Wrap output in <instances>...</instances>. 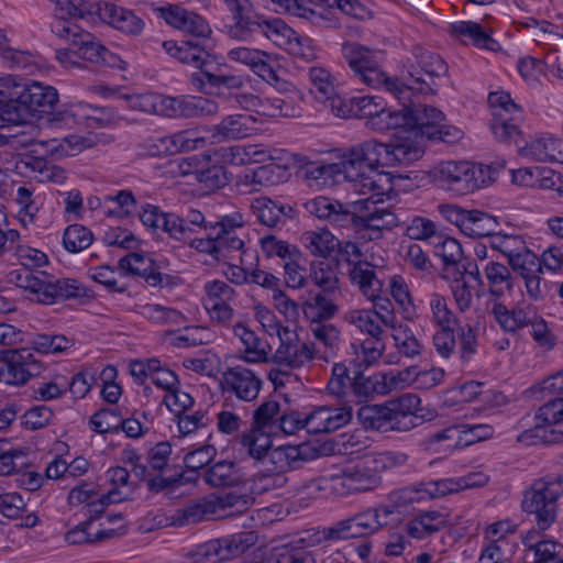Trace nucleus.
I'll return each instance as SVG.
<instances>
[{
  "label": "nucleus",
  "instance_id": "1",
  "mask_svg": "<svg viewBox=\"0 0 563 563\" xmlns=\"http://www.w3.org/2000/svg\"><path fill=\"white\" fill-rule=\"evenodd\" d=\"M380 148L379 141L369 139L346 148L339 163L313 165L307 173L313 179L343 174L358 195L390 198L394 194L393 178L390 174L377 170L382 166Z\"/></svg>",
  "mask_w": 563,
  "mask_h": 563
},
{
  "label": "nucleus",
  "instance_id": "2",
  "mask_svg": "<svg viewBox=\"0 0 563 563\" xmlns=\"http://www.w3.org/2000/svg\"><path fill=\"white\" fill-rule=\"evenodd\" d=\"M162 45L179 63L198 70L190 75L189 81L199 92L220 95L224 90L240 89L245 84L242 76L223 74L218 56L199 41H164Z\"/></svg>",
  "mask_w": 563,
  "mask_h": 563
},
{
  "label": "nucleus",
  "instance_id": "3",
  "mask_svg": "<svg viewBox=\"0 0 563 563\" xmlns=\"http://www.w3.org/2000/svg\"><path fill=\"white\" fill-rule=\"evenodd\" d=\"M57 101L54 87L37 81L14 84L8 95L0 90V128L24 123L37 113H49Z\"/></svg>",
  "mask_w": 563,
  "mask_h": 563
},
{
  "label": "nucleus",
  "instance_id": "4",
  "mask_svg": "<svg viewBox=\"0 0 563 563\" xmlns=\"http://www.w3.org/2000/svg\"><path fill=\"white\" fill-rule=\"evenodd\" d=\"M398 380L393 374L379 373L366 376L360 371L350 376V371L344 363H335L327 389L330 395L345 404H362L374 395H386L396 389Z\"/></svg>",
  "mask_w": 563,
  "mask_h": 563
},
{
  "label": "nucleus",
  "instance_id": "5",
  "mask_svg": "<svg viewBox=\"0 0 563 563\" xmlns=\"http://www.w3.org/2000/svg\"><path fill=\"white\" fill-rule=\"evenodd\" d=\"M497 168L468 161H445L431 172L433 181L456 195H467L495 181Z\"/></svg>",
  "mask_w": 563,
  "mask_h": 563
},
{
  "label": "nucleus",
  "instance_id": "6",
  "mask_svg": "<svg viewBox=\"0 0 563 563\" xmlns=\"http://www.w3.org/2000/svg\"><path fill=\"white\" fill-rule=\"evenodd\" d=\"M244 224V218L239 211L221 216L211 228L205 230L206 238L191 236L188 240L189 245L198 252L209 254L218 262L229 260L244 247V241L236 234V229Z\"/></svg>",
  "mask_w": 563,
  "mask_h": 563
},
{
  "label": "nucleus",
  "instance_id": "7",
  "mask_svg": "<svg viewBox=\"0 0 563 563\" xmlns=\"http://www.w3.org/2000/svg\"><path fill=\"white\" fill-rule=\"evenodd\" d=\"M563 496V473L548 474L526 490L521 507L534 516L539 530L549 529L558 517V500Z\"/></svg>",
  "mask_w": 563,
  "mask_h": 563
},
{
  "label": "nucleus",
  "instance_id": "8",
  "mask_svg": "<svg viewBox=\"0 0 563 563\" xmlns=\"http://www.w3.org/2000/svg\"><path fill=\"white\" fill-rule=\"evenodd\" d=\"M18 287L36 295V301L53 305L60 300L85 295V288L71 278H55L44 271L23 268L15 274Z\"/></svg>",
  "mask_w": 563,
  "mask_h": 563
},
{
  "label": "nucleus",
  "instance_id": "9",
  "mask_svg": "<svg viewBox=\"0 0 563 563\" xmlns=\"http://www.w3.org/2000/svg\"><path fill=\"white\" fill-rule=\"evenodd\" d=\"M257 533L241 531L197 544L183 556V563H222L240 556L256 544Z\"/></svg>",
  "mask_w": 563,
  "mask_h": 563
},
{
  "label": "nucleus",
  "instance_id": "10",
  "mask_svg": "<svg viewBox=\"0 0 563 563\" xmlns=\"http://www.w3.org/2000/svg\"><path fill=\"white\" fill-rule=\"evenodd\" d=\"M393 514L394 507L388 505L366 508L324 528L323 538L325 540H347L373 536L388 525L387 518Z\"/></svg>",
  "mask_w": 563,
  "mask_h": 563
},
{
  "label": "nucleus",
  "instance_id": "11",
  "mask_svg": "<svg viewBox=\"0 0 563 563\" xmlns=\"http://www.w3.org/2000/svg\"><path fill=\"white\" fill-rule=\"evenodd\" d=\"M533 429L523 431L518 440L527 444L559 443L563 440V397H556L542 405L536 416Z\"/></svg>",
  "mask_w": 563,
  "mask_h": 563
},
{
  "label": "nucleus",
  "instance_id": "12",
  "mask_svg": "<svg viewBox=\"0 0 563 563\" xmlns=\"http://www.w3.org/2000/svg\"><path fill=\"white\" fill-rule=\"evenodd\" d=\"M415 63L408 67V77L404 78L405 90L428 95L434 93L435 78L446 74L445 62L437 54L415 48Z\"/></svg>",
  "mask_w": 563,
  "mask_h": 563
},
{
  "label": "nucleus",
  "instance_id": "13",
  "mask_svg": "<svg viewBox=\"0 0 563 563\" xmlns=\"http://www.w3.org/2000/svg\"><path fill=\"white\" fill-rule=\"evenodd\" d=\"M3 365L0 367V382L9 385H23L42 373L43 365L35 360L29 347L1 352Z\"/></svg>",
  "mask_w": 563,
  "mask_h": 563
},
{
  "label": "nucleus",
  "instance_id": "14",
  "mask_svg": "<svg viewBox=\"0 0 563 563\" xmlns=\"http://www.w3.org/2000/svg\"><path fill=\"white\" fill-rule=\"evenodd\" d=\"M158 11L161 18L170 26L191 34L194 38L190 41H199L202 45H206L205 40L201 38L208 37L211 34V29L202 16L177 4L162 7Z\"/></svg>",
  "mask_w": 563,
  "mask_h": 563
},
{
  "label": "nucleus",
  "instance_id": "15",
  "mask_svg": "<svg viewBox=\"0 0 563 563\" xmlns=\"http://www.w3.org/2000/svg\"><path fill=\"white\" fill-rule=\"evenodd\" d=\"M221 387L224 393L233 394L240 400L252 401L261 390L262 380L251 369L234 366L222 373Z\"/></svg>",
  "mask_w": 563,
  "mask_h": 563
},
{
  "label": "nucleus",
  "instance_id": "16",
  "mask_svg": "<svg viewBox=\"0 0 563 563\" xmlns=\"http://www.w3.org/2000/svg\"><path fill=\"white\" fill-rule=\"evenodd\" d=\"M277 334L280 344L273 355L274 363L297 368L313 360V349L307 343L299 344L297 338L294 340L287 327H280Z\"/></svg>",
  "mask_w": 563,
  "mask_h": 563
},
{
  "label": "nucleus",
  "instance_id": "17",
  "mask_svg": "<svg viewBox=\"0 0 563 563\" xmlns=\"http://www.w3.org/2000/svg\"><path fill=\"white\" fill-rule=\"evenodd\" d=\"M385 196L366 195L368 199L367 208L361 211V227L360 231L369 230L372 234L369 239L382 238L384 230H393L398 225L397 216L388 209L377 208L376 205L384 201Z\"/></svg>",
  "mask_w": 563,
  "mask_h": 563
},
{
  "label": "nucleus",
  "instance_id": "18",
  "mask_svg": "<svg viewBox=\"0 0 563 563\" xmlns=\"http://www.w3.org/2000/svg\"><path fill=\"white\" fill-rule=\"evenodd\" d=\"M309 448L306 445H280L274 448L264 459L268 472L286 474L300 468L309 460Z\"/></svg>",
  "mask_w": 563,
  "mask_h": 563
},
{
  "label": "nucleus",
  "instance_id": "19",
  "mask_svg": "<svg viewBox=\"0 0 563 563\" xmlns=\"http://www.w3.org/2000/svg\"><path fill=\"white\" fill-rule=\"evenodd\" d=\"M405 113L407 117L406 133L410 132L416 136H426L428 140L439 126L440 121L445 120L442 111L421 103L405 106Z\"/></svg>",
  "mask_w": 563,
  "mask_h": 563
},
{
  "label": "nucleus",
  "instance_id": "20",
  "mask_svg": "<svg viewBox=\"0 0 563 563\" xmlns=\"http://www.w3.org/2000/svg\"><path fill=\"white\" fill-rule=\"evenodd\" d=\"M379 146L382 147L378 152L382 166L408 165L418 161L423 154L416 141L400 135L389 143L379 142Z\"/></svg>",
  "mask_w": 563,
  "mask_h": 563
},
{
  "label": "nucleus",
  "instance_id": "21",
  "mask_svg": "<svg viewBox=\"0 0 563 563\" xmlns=\"http://www.w3.org/2000/svg\"><path fill=\"white\" fill-rule=\"evenodd\" d=\"M118 269L121 275H135L144 278L152 287L163 286L169 278L168 275L157 271L152 257L140 253H130L120 258Z\"/></svg>",
  "mask_w": 563,
  "mask_h": 563
},
{
  "label": "nucleus",
  "instance_id": "22",
  "mask_svg": "<svg viewBox=\"0 0 563 563\" xmlns=\"http://www.w3.org/2000/svg\"><path fill=\"white\" fill-rule=\"evenodd\" d=\"M252 213L268 228L284 227L295 217L294 208L288 203H279L268 197H257L251 202Z\"/></svg>",
  "mask_w": 563,
  "mask_h": 563
},
{
  "label": "nucleus",
  "instance_id": "23",
  "mask_svg": "<svg viewBox=\"0 0 563 563\" xmlns=\"http://www.w3.org/2000/svg\"><path fill=\"white\" fill-rule=\"evenodd\" d=\"M239 147L220 148L207 159L206 167L198 178V181L203 184L210 190H216L224 187L228 183L225 168L220 164V158L224 162L239 164L235 161V154L239 153Z\"/></svg>",
  "mask_w": 563,
  "mask_h": 563
},
{
  "label": "nucleus",
  "instance_id": "24",
  "mask_svg": "<svg viewBox=\"0 0 563 563\" xmlns=\"http://www.w3.org/2000/svg\"><path fill=\"white\" fill-rule=\"evenodd\" d=\"M387 405L393 420V430L397 431L412 429L416 426L413 418L418 419V412L422 410L419 396L410 393L388 400Z\"/></svg>",
  "mask_w": 563,
  "mask_h": 563
},
{
  "label": "nucleus",
  "instance_id": "25",
  "mask_svg": "<svg viewBox=\"0 0 563 563\" xmlns=\"http://www.w3.org/2000/svg\"><path fill=\"white\" fill-rule=\"evenodd\" d=\"M228 57L249 66L254 74L267 82L278 80L276 70L271 63V55L264 51L240 46L229 51Z\"/></svg>",
  "mask_w": 563,
  "mask_h": 563
},
{
  "label": "nucleus",
  "instance_id": "26",
  "mask_svg": "<svg viewBox=\"0 0 563 563\" xmlns=\"http://www.w3.org/2000/svg\"><path fill=\"white\" fill-rule=\"evenodd\" d=\"M522 157L534 162L563 164V139L541 136L519 146Z\"/></svg>",
  "mask_w": 563,
  "mask_h": 563
},
{
  "label": "nucleus",
  "instance_id": "27",
  "mask_svg": "<svg viewBox=\"0 0 563 563\" xmlns=\"http://www.w3.org/2000/svg\"><path fill=\"white\" fill-rule=\"evenodd\" d=\"M492 313L506 332H516L529 325L536 319V311L529 305L508 309L504 303L495 301L492 307Z\"/></svg>",
  "mask_w": 563,
  "mask_h": 563
},
{
  "label": "nucleus",
  "instance_id": "28",
  "mask_svg": "<svg viewBox=\"0 0 563 563\" xmlns=\"http://www.w3.org/2000/svg\"><path fill=\"white\" fill-rule=\"evenodd\" d=\"M342 485L353 493L375 489L380 484L377 471L367 465V462L357 463L342 472Z\"/></svg>",
  "mask_w": 563,
  "mask_h": 563
},
{
  "label": "nucleus",
  "instance_id": "29",
  "mask_svg": "<svg viewBox=\"0 0 563 563\" xmlns=\"http://www.w3.org/2000/svg\"><path fill=\"white\" fill-rule=\"evenodd\" d=\"M101 21L130 35L140 34L144 27L143 20L133 11L109 2H103Z\"/></svg>",
  "mask_w": 563,
  "mask_h": 563
},
{
  "label": "nucleus",
  "instance_id": "30",
  "mask_svg": "<svg viewBox=\"0 0 563 563\" xmlns=\"http://www.w3.org/2000/svg\"><path fill=\"white\" fill-rule=\"evenodd\" d=\"M448 526V516L438 510L421 511L406 523L408 536L422 540Z\"/></svg>",
  "mask_w": 563,
  "mask_h": 563
},
{
  "label": "nucleus",
  "instance_id": "31",
  "mask_svg": "<svg viewBox=\"0 0 563 563\" xmlns=\"http://www.w3.org/2000/svg\"><path fill=\"white\" fill-rule=\"evenodd\" d=\"M351 283L360 289L367 299H375L383 294V280L376 275L374 266L366 261L353 264L349 273Z\"/></svg>",
  "mask_w": 563,
  "mask_h": 563
},
{
  "label": "nucleus",
  "instance_id": "32",
  "mask_svg": "<svg viewBox=\"0 0 563 563\" xmlns=\"http://www.w3.org/2000/svg\"><path fill=\"white\" fill-rule=\"evenodd\" d=\"M203 481L211 487H234L243 482V474L234 461H218L203 472Z\"/></svg>",
  "mask_w": 563,
  "mask_h": 563
},
{
  "label": "nucleus",
  "instance_id": "33",
  "mask_svg": "<svg viewBox=\"0 0 563 563\" xmlns=\"http://www.w3.org/2000/svg\"><path fill=\"white\" fill-rule=\"evenodd\" d=\"M254 122L255 120L252 115H228L214 126L212 137L217 139L218 142L245 139L255 131Z\"/></svg>",
  "mask_w": 563,
  "mask_h": 563
},
{
  "label": "nucleus",
  "instance_id": "34",
  "mask_svg": "<svg viewBox=\"0 0 563 563\" xmlns=\"http://www.w3.org/2000/svg\"><path fill=\"white\" fill-rule=\"evenodd\" d=\"M251 37L264 36L272 41L275 45L285 48L287 44L295 38L297 33L288 26L282 19H265L261 16L256 24H252Z\"/></svg>",
  "mask_w": 563,
  "mask_h": 563
},
{
  "label": "nucleus",
  "instance_id": "35",
  "mask_svg": "<svg viewBox=\"0 0 563 563\" xmlns=\"http://www.w3.org/2000/svg\"><path fill=\"white\" fill-rule=\"evenodd\" d=\"M336 295L319 291L310 297L302 307L305 318L309 322H325L332 319L339 312V306L335 303Z\"/></svg>",
  "mask_w": 563,
  "mask_h": 563
},
{
  "label": "nucleus",
  "instance_id": "36",
  "mask_svg": "<svg viewBox=\"0 0 563 563\" xmlns=\"http://www.w3.org/2000/svg\"><path fill=\"white\" fill-rule=\"evenodd\" d=\"M225 3L235 20L230 33L233 37L249 40L252 33V24H256L262 15L251 14V3L249 0H225Z\"/></svg>",
  "mask_w": 563,
  "mask_h": 563
},
{
  "label": "nucleus",
  "instance_id": "37",
  "mask_svg": "<svg viewBox=\"0 0 563 563\" xmlns=\"http://www.w3.org/2000/svg\"><path fill=\"white\" fill-rule=\"evenodd\" d=\"M211 517H216L213 503H211L210 498L202 499L177 509L170 518V525L184 527L201 522Z\"/></svg>",
  "mask_w": 563,
  "mask_h": 563
},
{
  "label": "nucleus",
  "instance_id": "38",
  "mask_svg": "<svg viewBox=\"0 0 563 563\" xmlns=\"http://www.w3.org/2000/svg\"><path fill=\"white\" fill-rule=\"evenodd\" d=\"M484 273L490 295L500 298L512 291L515 277L506 265L489 262Z\"/></svg>",
  "mask_w": 563,
  "mask_h": 563
},
{
  "label": "nucleus",
  "instance_id": "39",
  "mask_svg": "<svg viewBox=\"0 0 563 563\" xmlns=\"http://www.w3.org/2000/svg\"><path fill=\"white\" fill-rule=\"evenodd\" d=\"M357 419L365 429L386 432L393 430L387 401L382 405H365L357 410Z\"/></svg>",
  "mask_w": 563,
  "mask_h": 563
},
{
  "label": "nucleus",
  "instance_id": "40",
  "mask_svg": "<svg viewBox=\"0 0 563 563\" xmlns=\"http://www.w3.org/2000/svg\"><path fill=\"white\" fill-rule=\"evenodd\" d=\"M233 332L244 345L245 356L243 357L250 363H260L267 361V347L269 346L266 342H263L255 332L247 329L244 324L238 323L233 327Z\"/></svg>",
  "mask_w": 563,
  "mask_h": 563
},
{
  "label": "nucleus",
  "instance_id": "41",
  "mask_svg": "<svg viewBox=\"0 0 563 563\" xmlns=\"http://www.w3.org/2000/svg\"><path fill=\"white\" fill-rule=\"evenodd\" d=\"M356 76L369 87H386L387 91L394 93L399 100H401V95L406 92L404 80L400 81L397 78H388L379 67L377 60L373 62L372 65L367 66Z\"/></svg>",
  "mask_w": 563,
  "mask_h": 563
},
{
  "label": "nucleus",
  "instance_id": "42",
  "mask_svg": "<svg viewBox=\"0 0 563 563\" xmlns=\"http://www.w3.org/2000/svg\"><path fill=\"white\" fill-rule=\"evenodd\" d=\"M461 232L470 238L492 236L498 228L496 217L477 209L468 210Z\"/></svg>",
  "mask_w": 563,
  "mask_h": 563
},
{
  "label": "nucleus",
  "instance_id": "43",
  "mask_svg": "<svg viewBox=\"0 0 563 563\" xmlns=\"http://www.w3.org/2000/svg\"><path fill=\"white\" fill-rule=\"evenodd\" d=\"M302 245L314 256L325 258L336 247L334 235L327 229L307 231L301 235Z\"/></svg>",
  "mask_w": 563,
  "mask_h": 563
},
{
  "label": "nucleus",
  "instance_id": "44",
  "mask_svg": "<svg viewBox=\"0 0 563 563\" xmlns=\"http://www.w3.org/2000/svg\"><path fill=\"white\" fill-rule=\"evenodd\" d=\"M90 529L91 525H89V521H82L68 530L65 533L64 539L70 545H82L96 544L117 536V532L113 529H101L95 533H92Z\"/></svg>",
  "mask_w": 563,
  "mask_h": 563
},
{
  "label": "nucleus",
  "instance_id": "45",
  "mask_svg": "<svg viewBox=\"0 0 563 563\" xmlns=\"http://www.w3.org/2000/svg\"><path fill=\"white\" fill-rule=\"evenodd\" d=\"M310 278L320 291L339 294V277L328 261H314L310 265Z\"/></svg>",
  "mask_w": 563,
  "mask_h": 563
},
{
  "label": "nucleus",
  "instance_id": "46",
  "mask_svg": "<svg viewBox=\"0 0 563 563\" xmlns=\"http://www.w3.org/2000/svg\"><path fill=\"white\" fill-rule=\"evenodd\" d=\"M38 145L44 152L53 157L60 158L74 156L85 147V140L77 135H68L60 139L54 137L40 141Z\"/></svg>",
  "mask_w": 563,
  "mask_h": 563
},
{
  "label": "nucleus",
  "instance_id": "47",
  "mask_svg": "<svg viewBox=\"0 0 563 563\" xmlns=\"http://www.w3.org/2000/svg\"><path fill=\"white\" fill-rule=\"evenodd\" d=\"M407 117L405 107L401 110H391L386 104L371 121H365V126L374 132H385L391 129H402L406 133Z\"/></svg>",
  "mask_w": 563,
  "mask_h": 563
},
{
  "label": "nucleus",
  "instance_id": "48",
  "mask_svg": "<svg viewBox=\"0 0 563 563\" xmlns=\"http://www.w3.org/2000/svg\"><path fill=\"white\" fill-rule=\"evenodd\" d=\"M367 205L368 199H360L345 206L340 202V208H335L330 223L340 228L352 227L360 232L361 211L367 208Z\"/></svg>",
  "mask_w": 563,
  "mask_h": 563
},
{
  "label": "nucleus",
  "instance_id": "49",
  "mask_svg": "<svg viewBox=\"0 0 563 563\" xmlns=\"http://www.w3.org/2000/svg\"><path fill=\"white\" fill-rule=\"evenodd\" d=\"M280 413L278 401L266 400L254 410L252 428L276 434V424Z\"/></svg>",
  "mask_w": 563,
  "mask_h": 563
},
{
  "label": "nucleus",
  "instance_id": "50",
  "mask_svg": "<svg viewBox=\"0 0 563 563\" xmlns=\"http://www.w3.org/2000/svg\"><path fill=\"white\" fill-rule=\"evenodd\" d=\"M272 433L251 429L249 433L242 435L241 443L247 448V452L251 457L261 461L264 465V459L268 456L272 448V440L269 438Z\"/></svg>",
  "mask_w": 563,
  "mask_h": 563
},
{
  "label": "nucleus",
  "instance_id": "51",
  "mask_svg": "<svg viewBox=\"0 0 563 563\" xmlns=\"http://www.w3.org/2000/svg\"><path fill=\"white\" fill-rule=\"evenodd\" d=\"M218 103L202 97L179 98L178 118H197L213 115L218 112Z\"/></svg>",
  "mask_w": 563,
  "mask_h": 563
},
{
  "label": "nucleus",
  "instance_id": "52",
  "mask_svg": "<svg viewBox=\"0 0 563 563\" xmlns=\"http://www.w3.org/2000/svg\"><path fill=\"white\" fill-rule=\"evenodd\" d=\"M342 54L355 76L376 60L375 53L354 42L344 43Z\"/></svg>",
  "mask_w": 563,
  "mask_h": 563
},
{
  "label": "nucleus",
  "instance_id": "53",
  "mask_svg": "<svg viewBox=\"0 0 563 563\" xmlns=\"http://www.w3.org/2000/svg\"><path fill=\"white\" fill-rule=\"evenodd\" d=\"M74 46L77 47V57L96 64L107 62V55L110 54L108 48L87 31H84L79 36L78 43Z\"/></svg>",
  "mask_w": 563,
  "mask_h": 563
},
{
  "label": "nucleus",
  "instance_id": "54",
  "mask_svg": "<svg viewBox=\"0 0 563 563\" xmlns=\"http://www.w3.org/2000/svg\"><path fill=\"white\" fill-rule=\"evenodd\" d=\"M56 8L62 14L70 18H87L97 15L101 20V11L103 3L91 2L89 0H57Z\"/></svg>",
  "mask_w": 563,
  "mask_h": 563
},
{
  "label": "nucleus",
  "instance_id": "55",
  "mask_svg": "<svg viewBox=\"0 0 563 563\" xmlns=\"http://www.w3.org/2000/svg\"><path fill=\"white\" fill-rule=\"evenodd\" d=\"M432 244L434 246V254L442 260L445 267L460 265L463 251L457 240L440 234L435 236V241H432Z\"/></svg>",
  "mask_w": 563,
  "mask_h": 563
},
{
  "label": "nucleus",
  "instance_id": "56",
  "mask_svg": "<svg viewBox=\"0 0 563 563\" xmlns=\"http://www.w3.org/2000/svg\"><path fill=\"white\" fill-rule=\"evenodd\" d=\"M345 320L368 336L384 335L380 321L371 309L351 310L345 314Z\"/></svg>",
  "mask_w": 563,
  "mask_h": 563
},
{
  "label": "nucleus",
  "instance_id": "57",
  "mask_svg": "<svg viewBox=\"0 0 563 563\" xmlns=\"http://www.w3.org/2000/svg\"><path fill=\"white\" fill-rule=\"evenodd\" d=\"M140 314L157 324H181L185 317L176 309L156 303H147L141 307Z\"/></svg>",
  "mask_w": 563,
  "mask_h": 563
},
{
  "label": "nucleus",
  "instance_id": "58",
  "mask_svg": "<svg viewBox=\"0 0 563 563\" xmlns=\"http://www.w3.org/2000/svg\"><path fill=\"white\" fill-rule=\"evenodd\" d=\"M93 235L91 231L81 224H71L63 234V244L70 253H78L91 245Z\"/></svg>",
  "mask_w": 563,
  "mask_h": 563
},
{
  "label": "nucleus",
  "instance_id": "59",
  "mask_svg": "<svg viewBox=\"0 0 563 563\" xmlns=\"http://www.w3.org/2000/svg\"><path fill=\"white\" fill-rule=\"evenodd\" d=\"M490 246L504 254L508 262L528 250L521 236L495 232L490 236Z\"/></svg>",
  "mask_w": 563,
  "mask_h": 563
},
{
  "label": "nucleus",
  "instance_id": "60",
  "mask_svg": "<svg viewBox=\"0 0 563 563\" xmlns=\"http://www.w3.org/2000/svg\"><path fill=\"white\" fill-rule=\"evenodd\" d=\"M391 330L394 331L395 344L401 354L407 357H415L421 353L422 345L408 325L399 323Z\"/></svg>",
  "mask_w": 563,
  "mask_h": 563
},
{
  "label": "nucleus",
  "instance_id": "61",
  "mask_svg": "<svg viewBox=\"0 0 563 563\" xmlns=\"http://www.w3.org/2000/svg\"><path fill=\"white\" fill-rule=\"evenodd\" d=\"M121 415L117 409L102 408L95 412L89 424L97 433H111L120 431Z\"/></svg>",
  "mask_w": 563,
  "mask_h": 563
},
{
  "label": "nucleus",
  "instance_id": "62",
  "mask_svg": "<svg viewBox=\"0 0 563 563\" xmlns=\"http://www.w3.org/2000/svg\"><path fill=\"white\" fill-rule=\"evenodd\" d=\"M390 292L395 301L399 305L404 319L413 321L418 318L416 307L412 302L407 285L401 278H393L390 282Z\"/></svg>",
  "mask_w": 563,
  "mask_h": 563
},
{
  "label": "nucleus",
  "instance_id": "63",
  "mask_svg": "<svg viewBox=\"0 0 563 563\" xmlns=\"http://www.w3.org/2000/svg\"><path fill=\"white\" fill-rule=\"evenodd\" d=\"M511 120H514L512 117L505 115L501 112H493L490 129L499 142L506 143L514 141L519 147L521 145L519 144L517 137L520 135V132L516 124L510 123Z\"/></svg>",
  "mask_w": 563,
  "mask_h": 563
},
{
  "label": "nucleus",
  "instance_id": "64",
  "mask_svg": "<svg viewBox=\"0 0 563 563\" xmlns=\"http://www.w3.org/2000/svg\"><path fill=\"white\" fill-rule=\"evenodd\" d=\"M309 78L312 85L311 91L318 101L328 100L334 93L335 88L330 73L321 67L309 68Z\"/></svg>",
  "mask_w": 563,
  "mask_h": 563
}]
</instances>
